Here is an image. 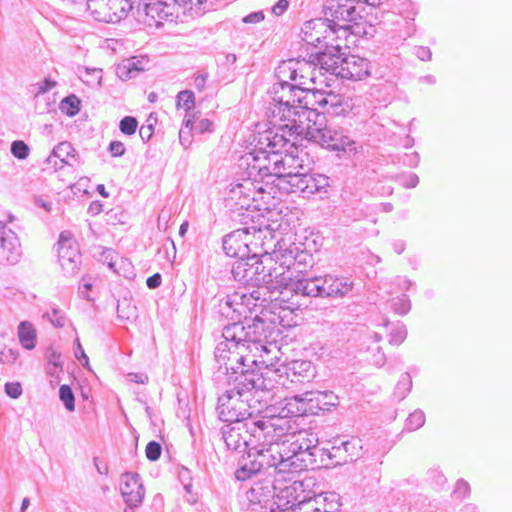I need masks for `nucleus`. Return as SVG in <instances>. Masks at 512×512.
<instances>
[{
  "label": "nucleus",
  "mask_w": 512,
  "mask_h": 512,
  "mask_svg": "<svg viewBox=\"0 0 512 512\" xmlns=\"http://www.w3.org/2000/svg\"><path fill=\"white\" fill-rule=\"evenodd\" d=\"M59 397L69 411L75 408V398L72 389L68 385H62L59 389Z\"/></svg>",
  "instance_id": "34"
},
{
  "label": "nucleus",
  "mask_w": 512,
  "mask_h": 512,
  "mask_svg": "<svg viewBox=\"0 0 512 512\" xmlns=\"http://www.w3.org/2000/svg\"><path fill=\"white\" fill-rule=\"evenodd\" d=\"M149 61L145 57L131 58L123 61L117 68V73L121 79H129L139 72L148 69Z\"/></svg>",
  "instance_id": "24"
},
{
  "label": "nucleus",
  "mask_w": 512,
  "mask_h": 512,
  "mask_svg": "<svg viewBox=\"0 0 512 512\" xmlns=\"http://www.w3.org/2000/svg\"><path fill=\"white\" fill-rule=\"evenodd\" d=\"M206 0H174V2L185 8V9H193L194 7H198L202 5Z\"/></svg>",
  "instance_id": "42"
},
{
  "label": "nucleus",
  "mask_w": 512,
  "mask_h": 512,
  "mask_svg": "<svg viewBox=\"0 0 512 512\" xmlns=\"http://www.w3.org/2000/svg\"><path fill=\"white\" fill-rule=\"evenodd\" d=\"M206 79H207V77L205 75H202V74L197 75L194 79L195 86L200 90L204 89L205 84H206Z\"/></svg>",
  "instance_id": "52"
},
{
  "label": "nucleus",
  "mask_w": 512,
  "mask_h": 512,
  "mask_svg": "<svg viewBox=\"0 0 512 512\" xmlns=\"http://www.w3.org/2000/svg\"><path fill=\"white\" fill-rule=\"evenodd\" d=\"M20 257L19 242L11 231H3L0 236V262L16 263Z\"/></svg>",
  "instance_id": "16"
},
{
  "label": "nucleus",
  "mask_w": 512,
  "mask_h": 512,
  "mask_svg": "<svg viewBox=\"0 0 512 512\" xmlns=\"http://www.w3.org/2000/svg\"><path fill=\"white\" fill-rule=\"evenodd\" d=\"M269 146L272 147L273 151L258 150L247 157V165L250 169V173H256L261 179L273 178L275 179L276 173H280L277 169V165L281 163L280 149L284 148L289 141L284 135L278 133H269L267 137Z\"/></svg>",
  "instance_id": "5"
},
{
  "label": "nucleus",
  "mask_w": 512,
  "mask_h": 512,
  "mask_svg": "<svg viewBox=\"0 0 512 512\" xmlns=\"http://www.w3.org/2000/svg\"><path fill=\"white\" fill-rule=\"evenodd\" d=\"M111 217H114V218H116V217H117V214H116V213H114V214H111Z\"/></svg>",
  "instance_id": "62"
},
{
  "label": "nucleus",
  "mask_w": 512,
  "mask_h": 512,
  "mask_svg": "<svg viewBox=\"0 0 512 512\" xmlns=\"http://www.w3.org/2000/svg\"><path fill=\"white\" fill-rule=\"evenodd\" d=\"M280 159L281 163L277 165V169L282 172L276 173L275 179H272L275 184L279 182L280 179L287 180L290 175L298 172V169H303L302 161L298 156H295L292 153L283 154L280 151Z\"/></svg>",
  "instance_id": "21"
},
{
  "label": "nucleus",
  "mask_w": 512,
  "mask_h": 512,
  "mask_svg": "<svg viewBox=\"0 0 512 512\" xmlns=\"http://www.w3.org/2000/svg\"><path fill=\"white\" fill-rule=\"evenodd\" d=\"M226 359V369L234 375L233 382L239 394L252 390H266L268 388L267 381L260 371L261 369L231 362L229 356H226Z\"/></svg>",
  "instance_id": "7"
},
{
  "label": "nucleus",
  "mask_w": 512,
  "mask_h": 512,
  "mask_svg": "<svg viewBox=\"0 0 512 512\" xmlns=\"http://www.w3.org/2000/svg\"><path fill=\"white\" fill-rule=\"evenodd\" d=\"M138 127V121L135 117L126 116L119 124L120 131L125 135H133Z\"/></svg>",
  "instance_id": "37"
},
{
  "label": "nucleus",
  "mask_w": 512,
  "mask_h": 512,
  "mask_svg": "<svg viewBox=\"0 0 512 512\" xmlns=\"http://www.w3.org/2000/svg\"><path fill=\"white\" fill-rule=\"evenodd\" d=\"M56 85L55 81H52L50 79H45L39 86L37 94H43L47 92L48 90L54 88Z\"/></svg>",
  "instance_id": "48"
},
{
  "label": "nucleus",
  "mask_w": 512,
  "mask_h": 512,
  "mask_svg": "<svg viewBox=\"0 0 512 512\" xmlns=\"http://www.w3.org/2000/svg\"><path fill=\"white\" fill-rule=\"evenodd\" d=\"M224 440L226 445L233 450H237L247 443L243 436V427L239 425L232 426L226 430L224 432Z\"/></svg>",
  "instance_id": "27"
},
{
  "label": "nucleus",
  "mask_w": 512,
  "mask_h": 512,
  "mask_svg": "<svg viewBox=\"0 0 512 512\" xmlns=\"http://www.w3.org/2000/svg\"><path fill=\"white\" fill-rule=\"evenodd\" d=\"M258 461H259L258 463H262V461H263V457H262V456H259Z\"/></svg>",
  "instance_id": "61"
},
{
  "label": "nucleus",
  "mask_w": 512,
  "mask_h": 512,
  "mask_svg": "<svg viewBox=\"0 0 512 512\" xmlns=\"http://www.w3.org/2000/svg\"><path fill=\"white\" fill-rule=\"evenodd\" d=\"M259 456H261V453L258 452V449L253 448L248 451L247 457L244 458L241 467L235 472V476L238 480L245 481L263 470V466H260V463H258Z\"/></svg>",
  "instance_id": "20"
},
{
  "label": "nucleus",
  "mask_w": 512,
  "mask_h": 512,
  "mask_svg": "<svg viewBox=\"0 0 512 512\" xmlns=\"http://www.w3.org/2000/svg\"><path fill=\"white\" fill-rule=\"evenodd\" d=\"M339 76L345 79L361 80L369 74V63L366 59L349 55L342 61Z\"/></svg>",
  "instance_id": "14"
},
{
  "label": "nucleus",
  "mask_w": 512,
  "mask_h": 512,
  "mask_svg": "<svg viewBox=\"0 0 512 512\" xmlns=\"http://www.w3.org/2000/svg\"><path fill=\"white\" fill-rule=\"evenodd\" d=\"M72 3H77L78 0H70Z\"/></svg>",
  "instance_id": "63"
},
{
  "label": "nucleus",
  "mask_w": 512,
  "mask_h": 512,
  "mask_svg": "<svg viewBox=\"0 0 512 512\" xmlns=\"http://www.w3.org/2000/svg\"><path fill=\"white\" fill-rule=\"evenodd\" d=\"M303 169H298V172L290 175L285 179H280L275 185L279 193H305V185L308 177L307 173L302 172Z\"/></svg>",
  "instance_id": "22"
},
{
  "label": "nucleus",
  "mask_w": 512,
  "mask_h": 512,
  "mask_svg": "<svg viewBox=\"0 0 512 512\" xmlns=\"http://www.w3.org/2000/svg\"><path fill=\"white\" fill-rule=\"evenodd\" d=\"M312 401L313 399L311 397L309 399H303L295 396L287 400L284 409L291 416H302L312 410V406L310 405Z\"/></svg>",
  "instance_id": "26"
},
{
  "label": "nucleus",
  "mask_w": 512,
  "mask_h": 512,
  "mask_svg": "<svg viewBox=\"0 0 512 512\" xmlns=\"http://www.w3.org/2000/svg\"><path fill=\"white\" fill-rule=\"evenodd\" d=\"M291 492L287 489L280 491L274 499L270 507L271 512H296L295 504L289 501Z\"/></svg>",
  "instance_id": "28"
},
{
  "label": "nucleus",
  "mask_w": 512,
  "mask_h": 512,
  "mask_svg": "<svg viewBox=\"0 0 512 512\" xmlns=\"http://www.w3.org/2000/svg\"><path fill=\"white\" fill-rule=\"evenodd\" d=\"M425 423L424 414L421 411L412 412L405 421L404 430L413 432L421 428Z\"/></svg>",
  "instance_id": "32"
},
{
  "label": "nucleus",
  "mask_w": 512,
  "mask_h": 512,
  "mask_svg": "<svg viewBox=\"0 0 512 512\" xmlns=\"http://www.w3.org/2000/svg\"><path fill=\"white\" fill-rule=\"evenodd\" d=\"M263 192H258V183L250 179L244 180L243 183L237 184L230 191V199L235 201L240 208L252 210L254 197L257 195L262 198Z\"/></svg>",
  "instance_id": "12"
},
{
  "label": "nucleus",
  "mask_w": 512,
  "mask_h": 512,
  "mask_svg": "<svg viewBox=\"0 0 512 512\" xmlns=\"http://www.w3.org/2000/svg\"><path fill=\"white\" fill-rule=\"evenodd\" d=\"M5 391L11 398H18L22 393V387L19 382H8L5 385Z\"/></svg>",
  "instance_id": "40"
},
{
  "label": "nucleus",
  "mask_w": 512,
  "mask_h": 512,
  "mask_svg": "<svg viewBox=\"0 0 512 512\" xmlns=\"http://www.w3.org/2000/svg\"><path fill=\"white\" fill-rule=\"evenodd\" d=\"M53 156L60 159L62 162L69 164L71 160L75 159V150L69 143H60L53 150Z\"/></svg>",
  "instance_id": "31"
},
{
  "label": "nucleus",
  "mask_w": 512,
  "mask_h": 512,
  "mask_svg": "<svg viewBox=\"0 0 512 512\" xmlns=\"http://www.w3.org/2000/svg\"><path fill=\"white\" fill-rule=\"evenodd\" d=\"M380 0H326L324 19L338 31H352L361 18L357 8L361 5L376 6Z\"/></svg>",
  "instance_id": "3"
},
{
  "label": "nucleus",
  "mask_w": 512,
  "mask_h": 512,
  "mask_svg": "<svg viewBox=\"0 0 512 512\" xmlns=\"http://www.w3.org/2000/svg\"><path fill=\"white\" fill-rule=\"evenodd\" d=\"M254 426L253 433L255 436L261 438L262 434L264 438H269V446L266 449L258 450L263 457L260 466H263V469H265L281 464L284 461V456L280 451L278 440L284 434V428L277 426L273 419L256 421Z\"/></svg>",
  "instance_id": "6"
},
{
  "label": "nucleus",
  "mask_w": 512,
  "mask_h": 512,
  "mask_svg": "<svg viewBox=\"0 0 512 512\" xmlns=\"http://www.w3.org/2000/svg\"><path fill=\"white\" fill-rule=\"evenodd\" d=\"M262 322L261 321H258V322H254L253 325L249 326L248 327V332H247V335L249 336L250 335V330L253 329V333L256 332V330L259 329L260 326H262Z\"/></svg>",
  "instance_id": "55"
},
{
  "label": "nucleus",
  "mask_w": 512,
  "mask_h": 512,
  "mask_svg": "<svg viewBox=\"0 0 512 512\" xmlns=\"http://www.w3.org/2000/svg\"><path fill=\"white\" fill-rule=\"evenodd\" d=\"M18 358V353L12 348L2 345L0 346V362L4 364H12Z\"/></svg>",
  "instance_id": "38"
},
{
  "label": "nucleus",
  "mask_w": 512,
  "mask_h": 512,
  "mask_svg": "<svg viewBox=\"0 0 512 512\" xmlns=\"http://www.w3.org/2000/svg\"><path fill=\"white\" fill-rule=\"evenodd\" d=\"M326 185V179L319 176L315 177L313 175L308 174L306 185L304 187L305 193L313 194L320 190L321 187Z\"/></svg>",
  "instance_id": "35"
},
{
  "label": "nucleus",
  "mask_w": 512,
  "mask_h": 512,
  "mask_svg": "<svg viewBox=\"0 0 512 512\" xmlns=\"http://www.w3.org/2000/svg\"><path fill=\"white\" fill-rule=\"evenodd\" d=\"M225 421H229V422H239V418H238V416H235V417L230 416V417H226V418H225Z\"/></svg>",
  "instance_id": "58"
},
{
  "label": "nucleus",
  "mask_w": 512,
  "mask_h": 512,
  "mask_svg": "<svg viewBox=\"0 0 512 512\" xmlns=\"http://www.w3.org/2000/svg\"><path fill=\"white\" fill-rule=\"evenodd\" d=\"M28 505H29V500L25 498L22 501V512H24V510L28 507Z\"/></svg>",
  "instance_id": "59"
},
{
  "label": "nucleus",
  "mask_w": 512,
  "mask_h": 512,
  "mask_svg": "<svg viewBox=\"0 0 512 512\" xmlns=\"http://www.w3.org/2000/svg\"><path fill=\"white\" fill-rule=\"evenodd\" d=\"M339 104V97L332 93L283 85L281 95L273 99L266 115L271 126L289 136L339 150L344 145L340 134L328 129L325 116L317 111L319 107Z\"/></svg>",
  "instance_id": "1"
},
{
  "label": "nucleus",
  "mask_w": 512,
  "mask_h": 512,
  "mask_svg": "<svg viewBox=\"0 0 512 512\" xmlns=\"http://www.w3.org/2000/svg\"><path fill=\"white\" fill-rule=\"evenodd\" d=\"M288 376L292 382L310 381L314 377V368L309 361L295 360L289 365Z\"/></svg>",
  "instance_id": "23"
},
{
  "label": "nucleus",
  "mask_w": 512,
  "mask_h": 512,
  "mask_svg": "<svg viewBox=\"0 0 512 512\" xmlns=\"http://www.w3.org/2000/svg\"><path fill=\"white\" fill-rule=\"evenodd\" d=\"M309 64L305 61H298V60H287L283 61L278 67H277V76L278 78L283 82L281 87L283 85H289L287 83L288 80L296 81L298 79H303V71L304 68L308 67Z\"/></svg>",
  "instance_id": "18"
},
{
  "label": "nucleus",
  "mask_w": 512,
  "mask_h": 512,
  "mask_svg": "<svg viewBox=\"0 0 512 512\" xmlns=\"http://www.w3.org/2000/svg\"><path fill=\"white\" fill-rule=\"evenodd\" d=\"M266 217L263 214L257 215V223L243 229L236 230L227 235L223 241V248L230 257L245 258L249 255V246L247 242L250 230L260 232L262 230H270Z\"/></svg>",
  "instance_id": "9"
},
{
  "label": "nucleus",
  "mask_w": 512,
  "mask_h": 512,
  "mask_svg": "<svg viewBox=\"0 0 512 512\" xmlns=\"http://www.w3.org/2000/svg\"><path fill=\"white\" fill-rule=\"evenodd\" d=\"M469 490V485L465 481L458 480L456 482L455 493H458L461 496H466L469 493Z\"/></svg>",
  "instance_id": "46"
},
{
  "label": "nucleus",
  "mask_w": 512,
  "mask_h": 512,
  "mask_svg": "<svg viewBox=\"0 0 512 512\" xmlns=\"http://www.w3.org/2000/svg\"><path fill=\"white\" fill-rule=\"evenodd\" d=\"M231 362L245 364L258 369L268 368L276 359L274 353L260 340L245 339L231 343L228 347Z\"/></svg>",
  "instance_id": "4"
},
{
  "label": "nucleus",
  "mask_w": 512,
  "mask_h": 512,
  "mask_svg": "<svg viewBox=\"0 0 512 512\" xmlns=\"http://www.w3.org/2000/svg\"><path fill=\"white\" fill-rule=\"evenodd\" d=\"M144 12L149 26H159L164 20L172 16L171 7L161 0L146 3Z\"/></svg>",
  "instance_id": "19"
},
{
  "label": "nucleus",
  "mask_w": 512,
  "mask_h": 512,
  "mask_svg": "<svg viewBox=\"0 0 512 512\" xmlns=\"http://www.w3.org/2000/svg\"><path fill=\"white\" fill-rule=\"evenodd\" d=\"M36 203L39 206H41L43 209H45L46 211H50L51 210V205L48 202L43 201L41 198H37L36 199Z\"/></svg>",
  "instance_id": "54"
},
{
  "label": "nucleus",
  "mask_w": 512,
  "mask_h": 512,
  "mask_svg": "<svg viewBox=\"0 0 512 512\" xmlns=\"http://www.w3.org/2000/svg\"><path fill=\"white\" fill-rule=\"evenodd\" d=\"M48 364L52 367L49 372L51 374L56 373V370L61 368V355L52 351L48 358Z\"/></svg>",
  "instance_id": "41"
},
{
  "label": "nucleus",
  "mask_w": 512,
  "mask_h": 512,
  "mask_svg": "<svg viewBox=\"0 0 512 512\" xmlns=\"http://www.w3.org/2000/svg\"><path fill=\"white\" fill-rule=\"evenodd\" d=\"M51 322L56 327H62L65 323V317L60 314V312L57 309H53L52 313L50 315Z\"/></svg>",
  "instance_id": "44"
},
{
  "label": "nucleus",
  "mask_w": 512,
  "mask_h": 512,
  "mask_svg": "<svg viewBox=\"0 0 512 512\" xmlns=\"http://www.w3.org/2000/svg\"><path fill=\"white\" fill-rule=\"evenodd\" d=\"M288 7V1L287 0H279L273 7V12L276 15L282 14Z\"/></svg>",
  "instance_id": "49"
},
{
  "label": "nucleus",
  "mask_w": 512,
  "mask_h": 512,
  "mask_svg": "<svg viewBox=\"0 0 512 512\" xmlns=\"http://www.w3.org/2000/svg\"><path fill=\"white\" fill-rule=\"evenodd\" d=\"M326 48L327 49L325 51L318 53L314 57L313 62L315 63V65L319 66L324 71L339 76V72L341 71L343 63L342 61L344 57L340 53L339 47Z\"/></svg>",
  "instance_id": "15"
},
{
  "label": "nucleus",
  "mask_w": 512,
  "mask_h": 512,
  "mask_svg": "<svg viewBox=\"0 0 512 512\" xmlns=\"http://www.w3.org/2000/svg\"><path fill=\"white\" fill-rule=\"evenodd\" d=\"M120 489L123 498L129 506L136 507L142 502L144 491L137 475L132 473L124 474Z\"/></svg>",
  "instance_id": "13"
},
{
  "label": "nucleus",
  "mask_w": 512,
  "mask_h": 512,
  "mask_svg": "<svg viewBox=\"0 0 512 512\" xmlns=\"http://www.w3.org/2000/svg\"><path fill=\"white\" fill-rule=\"evenodd\" d=\"M258 192L262 193V198L257 195L254 197L252 209L258 211H270V209L276 206L277 193H279L275 182L273 180L267 181L264 185L258 184ZM253 212V210H251Z\"/></svg>",
  "instance_id": "17"
},
{
  "label": "nucleus",
  "mask_w": 512,
  "mask_h": 512,
  "mask_svg": "<svg viewBox=\"0 0 512 512\" xmlns=\"http://www.w3.org/2000/svg\"><path fill=\"white\" fill-rule=\"evenodd\" d=\"M145 454L149 460H157L161 455V445L156 441H150L146 445Z\"/></svg>",
  "instance_id": "39"
},
{
  "label": "nucleus",
  "mask_w": 512,
  "mask_h": 512,
  "mask_svg": "<svg viewBox=\"0 0 512 512\" xmlns=\"http://www.w3.org/2000/svg\"><path fill=\"white\" fill-rule=\"evenodd\" d=\"M57 250L60 266L67 271L74 270L79 262L80 253L78 245L70 232L64 231L60 234Z\"/></svg>",
  "instance_id": "11"
},
{
  "label": "nucleus",
  "mask_w": 512,
  "mask_h": 512,
  "mask_svg": "<svg viewBox=\"0 0 512 512\" xmlns=\"http://www.w3.org/2000/svg\"><path fill=\"white\" fill-rule=\"evenodd\" d=\"M140 136L143 140H149L152 137L153 134V127L151 125L149 126H142L140 128Z\"/></svg>",
  "instance_id": "51"
},
{
  "label": "nucleus",
  "mask_w": 512,
  "mask_h": 512,
  "mask_svg": "<svg viewBox=\"0 0 512 512\" xmlns=\"http://www.w3.org/2000/svg\"><path fill=\"white\" fill-rule=\"evenodd\" d=\"M284 264L272 257L262 259L255 267L257 285L266 288L271 294H325L329 297L344 296L353 288V282L348 278L334 275H327L322 286H319L316 280L300 278L295 261L287 266Z\"/></svg>",
  "instance_id": "2"
},
{
  "label": "nucleus",
  "mask_w": 512,
  "mask_h": 512,
  "mask_svg": "<svg viewBox=\"0 0 512 512\" xmlns=\"http://www.w3.org/2000/svg\"><path fill=\"white\" fill-rule=\"evenodd\" d=\"M264 19L262 12H255L243 18L244 23H258Z\"/></svg>",
  "instance_id": "47"
},
{
  "label": "nucleus",
  "mask_w": 512,
  "mask_h": 512,
  "mask_svg": "<svg viewBox=\"0 0 512 512\" xmlns=\"http://www.w3.org/2000/svg\"><path fill=\"white\" fill-rule=\"evenodd\" d=\"M146 283L149 288H157L161 283V276L159 274H154L147 278Z\"/></svg>",
  "instance_id": "50"
},
{
  "label": "nucleus",
  "mask_w": 512,
  "mask_h": 512,
  "mask_svg": "<svg viewBox=\"0 0 512 512\" xmlns=\"http://www.w3.org/2000/svg\"><path fill=\"white\" fill-rule=\"evenodd\" d=\"M61 110L68 116L76 115L80 110V100L74 96H68L61 102Z\"/></svg>",
  "instance_id": "33"
},
{
  "label": "nucleus",
  "mask_w": 512,
  "mask_h": 512,
  "mask_svg": "<svg viewBox=\"0 0 512 512\" xmlns=\"http://www.w3.org/2000/svg\"><path fill=\"white\" fill-rule=\"evenodd\" d=\"M188 227H189L188 222H184V223H182V224H181V226H180L179 234H180L181 236H184V235H185V233H186V232H187V230H188Z\"/></svg>",
  "instance_id": "57"
},
{
  "label": "nucleus",
  "mask_w": 512,
  "mask_h": 512,
  "mask_svg": "<svg viewBox=\"0 0 512 512\" xmlns=\"http://www.w3.org/2000/svg\"><path fill=\"white\" fill-rule=\"evenodd\" d=\"M87 10L94 19L106 23L120 22L132 9L131 0H86Z\"/></svg>",
  "instance_id": "8"
},
{
  "label": "nucleus",
  "mask_w": 512,
  "mask_h": 512,
  "mask_svg": "<svg viewBox=\"0 0 512 512\" xmlns=\"http://www.w3.org/2000/svg\"><path fill=\"white\" fill-rule=\"evenodd\" d=\"M270 298H271V300H275V301H277V300L285 301V298H279V297L272 298V296Z\"/></svg>",
  "instance_id": "60"
},
{
  "label": "nucleus",
  "mask_w": 512,
  "mask_h": 512,
  "mask_svg": "<svg viewBox=\"0 0 512 512\" xmlns=\"http://www.w3.org/2000/svg\"><path fill=\"white\" fill-rule=\"evenodd\" d=\"M195 96L192 91L184 90L178 93L176 97L177 110L190 112L195 108Z\"/></svg>",
  "instance_id": "30"
},
{
  "label": "nucleus",
  "mask_w": 512,
  "mask_h": 512,
  "mask_svg": "<svg viewBox=\"0 0 512 512\" xmlns=\"http://www.w3.org/2000/svg\"><path fill=\"white\" fill-rule=\"evenodd\" d=\"M337 32L338 30L323 18L306 22L302 28V38L314 47L338 48L340 45L336 41Z\"/></svg>",
  "instance_id": "10"
},
{
  "label": "nucleus",
  "mask_w": 512,
  "mask_h": 512,
  "mask_svg": "<svg viewBox=\"0 0 512 512\" xmlns=\"http://www.w3.org/2000/svg\"><path fill=\"white\" fill-rule=\"evenodd\" d=\"M109 150L113 156H121L125 152V146L121 141H113L110 144Z\"/></svg>",
  "instance_id": "43"
},
{
  "label": "nucleus",
  "mask_w": 512,
  "mask_h": 512,
  "mask_svg": "<svg viewBox=\"0 0 512 512\" xmlns=\"http://www.w3.org/2000/svg\"><path fill=\"white\" fill-rule=\"evenodd\" d=\"M185 126L196 133H205L211 131L212 122L206 118L192 114L186 119Z\"/></svg>",
  "instance_id": "29"
},
{
  "label": "nucleus",
  "mask_w": 512,
  "mask_h": 512,
  "mask_svg": "<svg viewBox=\"0 0 512 512\" xmlns=\"http://www.w3.org/2000/svg\"><path fill=\"white\" fill-rule=\"evenodd\" d=\"M30 149L28 145L22 140H16L11 144V153L17 159H26L29 155Z\"/></svg>",
  "instance_id": "36"
},
{
  "label": "nucleus",
  "mask_w": 512,
  "mask_h": 512,
  "mask_svg": "<svg viewBox=\"0 0 512 512\" xmlns=\"http://www.w3.org/2000/svg\"><path fill=\"white\" fill-rule=\"evenodd\" d=\"M18 339L21 345L28 350H31L36 345V329L33 324L28 321H23L18 326Z\"/></svg>",
  "instance_id": "25"
},
{
  "label": "nucleus",
  "mask_w": 512,
  "mask_h": 512,
  "mask_svg": "<svg viewBox=\"0 0 512 512\" xmlns=\"http://www.w3.org/2000/svg\"><path fill=\"white\" fill-rule=\"evenodd\" d=\"M97 191L105 198L109 196L103 184H99L97 186Z\"/></svg>",
  "instance_id": "56"
},
{
  "label": "nucleus",
  "mask_w": 512,
  "mask_h": 512,
  "mask_svg": "<svg viewBox=\"0 0 512 512\" xmlns=\"http://www.w3.org/2000/svg\"><path fill=\"white\" fill-rule=\"evenodd\" d=\"M103 257L105 258L104 260L107 261L109 267H113L114 266V262H113V259L115 257L114 253L112 251H106L103 253Z\"/></svg>",
  "instance_id": "53"
},
{
  "label": "nucleus",
  "mask_w": 512,
  "mask_h": 512,
  "mask_svg": "<svg viewBox=\"0 0 512 512\" xmlns=\"http://www.w3.org/2000/svg\"><path fill=\"white\" fill-rule=\"evenodd\" d=\"M77 346H78V352L75 353L77 359L79 361H82V364L89 368L90 369V366H89V359H88V356L86 355L85 351L83 350L81 344L79 341H77Z\"/></svg>",
  "instance_id": "45"
}]
</instances>
